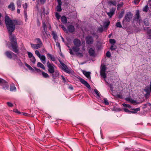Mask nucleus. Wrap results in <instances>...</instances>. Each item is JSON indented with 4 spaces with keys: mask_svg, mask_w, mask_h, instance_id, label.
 <instances>
[{
    "mask_svg": "<svg viewBox=\"0 0 151 151\" xmlns=\"http://www.w3.org/2000/svg\"><path fill=\"white\" fill-rule=\"evenodd\" d=\"M56 43V45L57 46H58L59 48H60V44L59 42H55Z\"/></svg>",
    "mask_w": 151,
    "mask_h": 151,
    "instance_id": "nucleus-58",
    "label": "nucleus"
},
{
    "mask_svg": "<svg viewBox=\"0 0 151 151\" xmlns=\"http://www.w3.org/2000/svg\"><path fill=\"white\" fill-rule=\"evenodd\" d=\"M24 15L25 18L26 19L25 20L27 19V9H24Z\"/></svg>",
    "mask_w": 151,
    "mask_h": 151,
    "instance_id": "nucleus-33",
    "label": "nucleus"
},
{
    "mask_svg": "<svg viewBox=\"0 0 151 151\" xmlns=\"http://www.w3.org/2000/svg\"><path fill=\"white\" fill-rule=\"evenodd\" d=\"M0 84L3 86H5V87H3V88L4 89H6L8 87L7 86V83L4 80L0 78Z\"/></svg>",
    "mask_w": 151,
    "mask_h": 151,
    "instance_id": "nucleus-9",
    "label": "nucleus"
},
{
    "mask_svg": "<svg viewBox=\"0 0 151 151\" xmlns=\"http://www.w3.org/2000/svg\"><path fill=\"white\" fill-rule=\"evenodd\" d=\"M8 8L12 11H14L15 9L14 3L12 2L10 3L8 6Z\"/></svg>",
    "mask_w": 151,
    "mask_h": 151,
    "instance_id": "nucleus-14",
    "label": "nucleus"
},
{
    "mask_svg": "<svg viewBox=\"0 0 151 151\" xmlns=\"http://www.w3.org/2000/svg\"><path fill=\"white\" fill-rule=\"evenodd\" d=\"M23 8L24 9H27V3H25L23 5Z\"/></svg>",
    "mask_w": 151,
    "mask_h": 151,
    "instance_id": "nucleus-57",
    "label": "nucleus"
},
{
    "mask_svg": "<svg viewBox=\"0 0 151 151\" xmlns=\"http://www.w3.org/2000/svg\"><path fill=\"white\" fill-rule=\"evenodd\" d=\"M79 47L73 46L72 47V49H69L70 54L72 55H74V53L73 52V51L75 52L76 55L77 56L80 58L82 57L83 56V54L79 52L80 50V48H79Z\"/></svg>",
    "mask_w": 151,
    "mask_h": 151,
    "instance_id": "nucleus-2",
    "label": "nucleus"
},
{
    "mask_svg": "<svg viewBox=\"0 0 151 151\" xmlns=\"http://www.w3.org/2000/svg\"><path fill=\"white\" fill-rule=\"evenodd\" d=\"M61 64L62 70L65 72L69 74L72 73H73V70L71 68H68L67 66L63 63H62Z\"/></svg>",
    "mask_w": 151,
    "mask_h": 151,
    "instance_id": "nucleus-4",
    "label": "nucleus"
},
{
    "mask_svg": "<svg viewBox=\"0 0 151 151\" xmlns=\"http://www.w3.org/2000/svg\"><path fill=\"white\" fill-rule=\"evenodd\" d=\"M106 70V68L105 65L101 66L100 72H105Z\"/></svg>",
    "mask_w": 151,
    "mask_h": 151,
    "instance_id": "nucleus-29",
    "label": "nucleus"
},
{
    "mask_svg": "<svg viewBox=\"0 0 151 151\" xmlns=\"http://www.w3.org/2000/svg\"><path fill=\"white\" fill-rule=\"evenodd\" d=\"M42 74L43 76L45 78H48L49 77V76L47 73L43 71L42 72Z\"/></svg>",
    "mask_w": 151,
    "mask_h": 151,
    "instance_id": "nucleus-30",
    "label": "nucleus"
},
{
    "mask_svg": "<svg viewBox=\"0 0 151 151\" xmlns=\"http://www.w3.org/2000/svg\"><path fill=\"white\" fill-rule=\"evenodd\" d=\"M124 111L126 112L129 113V112H133L132 111H129L128 109H126V108H124Z\"/></svg>",
    "mask_w": 151,
    "mask_h": 151,
    "instance_id": "nucleus-55",
    "label": "nucleus"
},
{
    "mask_svg": "<svg viewBox=\"0 0 151 151\" xmlns=\"http://www.w3.org/2000/svg\"><path fill=\"white\" fill-rule=\"evenodd\" d=\"M101 76L104 78H105L106 77V74L105 72H100Z\"/></svg>",
    "mask_w": 151,
    "mask_h": 151,
    "instance_id": "nucleus-31",
    "label": "nucleus"
},
{
    "mask_svg": "<svg viewBox=\"0 0 151 151\" xmlns=\"http://www.w3.org/2000/svg\"><path fill=\"white\" fill-rule=\"evenodd\" d=\"M52 35L53 36L54 40L56 42V40H58V37L56 32L54 31H52Z\"/></svg>",
    "mask_w": 151,
    "mask_h": 151,
    "instance_id": "nucleus-24",
    "label": "nucleus"
},
{
    "mask_svg": "<svg viewBox=\"0 0 151 151\" xmlns=\"http://www.w3.org/2000/svg\"><path fill=\"white\" fill-rule=\"evenodd\" d=\"M103 28L102 27H99L98 29V31L99 32H102L103 31Z\"/></svg>",
    "mask_w": 151,
    "mask_h": 151,
    "instance_id": "nucleus-53",
    "label": "nucleus"
},
{
    "mask_svg": "<svg viewBox=\"0 0 151 151\" xmlns=\"http://www.w3.org/2000/svg\"><path fill=\"white\" fill-rule=\"evenodd\" d=\"M36 40L37 41V42L39 43L38 44L42 46L43 44L41 40L39 38H37Z\"/></svg>",
    "mask_w": 151,
    "mask_h": 151,
    "instance_id": "nucleus-37",
    "label": "nucleus"
},
{
    "mask_svg": "<svg viewBox=\"0 0 151 151\" xmlns=\"http://www.w3.org/2000/svg\"><path fill=\"white\" fill-rule=\"evenodd\" d=\"M67 30L70 32H73L75 31L74 27L71 25H70L68 27Z\"/></svg>",
    "mask_w": 151,
    "mask_h": 151,
    "instance_id": "nucleus-15",
    "label": "nucleus"
},
{
    "mask_svg": "<svg viewBox=\"0 0 151 151\" xmlns=\"http://www.w3.org/2000/svg\"><path fill=\"white\" fill-rule=\"evenodd\" d=\"M40 60H41V61L42 62V63L44 64H45L46 63V57L44 55H41L40 57L39 58Z\"/></svg>",
    "mask_w": 151,
    "mask_h": 151,
    "instance_id": "nucleus-20",
    "label": "nucleus"
},
{
    "mask_svg": "<svg viewBox=\"0 0 151 151\" xmlns=\"http://www.w3.org/2000/svg\"><path fill=\"white\" fill-rule=\"evenodd\" d=\"M73 43L77 47H80L81 44V41L78 39H74L73 41Z\"/></svg>",
    "mask_w": 151,
    "mask_h": 151,
    "instance_id": "nucleus-11",
    "label": "nucleus"
},
{
    "mask_svg": "<svg viewBox=\"0 0 151 151\" xmlns=\"http://www.w3.org/2000/svg\"><path fill=\"white\" fill-rule=\"evenodd\" d=\"M42 27L44 29V31L46 34H47V26L45 22H42Z\"/></svg>",
    "mask_w": 151,
    "mask_h": 151,
    "instance_id": "nucleus-28",
    "label": "nucleus"
},
{
    "mask_svg": "<svg viewBox=\"0 0 151 151\" xmlns=\"http://www.w3.org/2000/svg\"><path fill=\"white\" fill-rule=\"evenodd\" d=\"M91 34L94 37H96L97 38H98V36L97 35H96V34L95 32H91Z\"/></svg>",
    "mask_w": 151,
    "mask_h": 151,
    "instance_id": "nucleus-48",
    "label": "nucleus"
},
{
    "mask_svg": "<svg viewBox=\"0 0 151 151\" xmlns=\"http://www.w3.org/2000/svg\"><path fill=\"white\" fill-rule=\"evenodd\" d=\"M140 110V109L139 108L135 109H134V111H135V112H136L137 111H139Z\"/></svg>",
    "mask_w": 151,
    "mask_h": 151,
    "instance_id": "nucleus-62",
    "label": "nucleus"
},
{
    "mask_svg": "<svg viewBox=\"0 0 151 151\" xmlns=\"http://www.w3.org/2000/svg\"><path fill=\"white\" fill-rule=\"evenodd\" d=\"M94 91L95 93L96 94V95L98 96H99V93L97 89H95L94 90Z\"/></svg>",
    "mask_w": 151,
    "mask_h": 151,
    "instance_id": "nucleus-52",
    "label": "nucleus"
},
{
    "mask_svg": "<svg viewBox=\"0 0 151 151\" xmlns=\"http://www.w3.org/2000/svg\"><path fill=\"white\" fill-rule=\"evenodd\" d=\"M80 81L81 83L83 84L88 88L89 89L91 88V87L89 84L84 79L81 78L80 79Z\"/></svg>",
    "mask_w": 151,
    "mask_h": 151,
    "instance_id": "nucleus-10",
    "label": "nucleus"
},
{
    "mask_svg": "<svg viewBox=\"0 0 151 151\" xmlns=\"http://www.w3.org/2000/svg\"><path fill=\"white\" fill-rule=\"evenodd\" d=\"M40 3L42 4H44L46 1V0H40Z\"/></svg>",
    "mask_w": 151,
    "mask_h": 151,
    "instance_id": "nucleus-63",
    "label": "nucleus"
},
{
    "mask_svg": "<svg viewBox=\"0 0 151 151\" xmlns=\"http://www.w3.org/2000/svg\"><path fill=\"white\" fill-rule=\"evenodd\" d=\"M61 77L62 78V79H63L64 82V83H65L66 82V81L65 79V78L62 75L61 76Z\"/></svg>",
    "mask_w": 151,
    "mask_h": 151,
    "instance_id": "nucleus-61",
    "label": "nucleus"
},
{
    "mask_svg": "<svg viewBox=\"0 0 151 151\" xmlns=\"http://www.w3.org/2000/svg\"><path fill=\"white\" fill-rule=\"evenodd\" d=\"M35 70L37 72L39 73H42V71L40 69H38V68H34Z\"/></svg>",
    "mask_w": 151,
    "mask_h": 151,
    "instance_id": "nucleus-47",
    "label": "nucleus"
},
{
    "mask_svg": "<svg viewBox=\"0 0 151 151\" xmlns=\"http://www.w3.org/2000/svg\"><path fill=\"white\" fill-rule=\"evenodd\" d=\"M16 87L14 86H11L10 88V90L11 91H16Z\"/></svg>",
    "mask_w": 151,
    "mask_h": 151,
    "instance_id": "nucleus-38",
    "label": "nucleus"
},
{
    "mask_svg": "<svg viewBox=\"0 0 151 151\" xmlns=\"http://www.w3.org/2000/svg\"><path fill=\"white\" fill-rule=\"evenodd\" d=\"M12 58L14 60L17 59V55L14 53L12 54Z\"/></svg>",
    "mask_w": 151,
    "mask_h": 151,
    "instance_id": "nucleus-44",
    "label": "nucleus"
},
{
    "mask_svg": "<svg viewBox=\"0 0 151 151\" xmlns=\"http://www.w3.org/2000/svg\"><path fill=\"white\" fill-rule=\"evenodd\" d=\"M109 42L111 44H114L115 43V41L114 39H110Z\"/></svg>",
    "mask_w": 151,
    "mask_h": 151,
    "instance_id": "nucleus-50",
    "label": "nucleus"
},
{
    "mask_svg": "<svg viewBox=\"0 0 151 151\" xmlns=\"http://www.w3.org/2000/svg\"><path fill=\"white\" fill-rule=\"evenodd\" d=\"M55 16L56 17L58 20H59L60 18V16L59 14V13L58 12H55Z\"/></svg>",
    "mask_w": 151,
    "mask_h": 151,
    "instance_id": "nucleus-41",
    "label": "nucleus"
},
{
    "mask_svg": "<svg viewBox=\"0 0 151 151\" xmlns=\"http://www.w3.org/2000/svg\"><path fill=\"white\" fill-rule=\"evenodd\" d=\"M5 22L9 33L10 35L9 38L12 50L15 53H18L19 49L17 39L15 36L12 35V33L15 29V25L22 24L23 22L21 21L16 19L11 20L8 16L5 17Z\"/></svg>",
    "mask_w": 151,
    "mask_h": 151,
    "instance_id": "nucleus-1",
    "label": "nucleus"
},
{
    "mask_svg": "<svg viewBox=\"0 0 151 151\" xmlns=\"http://www.w3.org/2000/svg\"><path fill=\"white\" fill-rule=\"evenodd\" d=\"M7 103L8 105L9 106L12 107L13 106V104L12 103L9 102H7Z\"/></svg>",
    "mask_w": 151,
    "mask_h": 151,
    "instance_id": "nucleus-59",
    "label": "nucleus"
},
{
    "mask_svg": "<svg viewBox=\"0 0 151 151\" xmlns=\"http://www.w3.org/2000/svg\"><path fill=\"white\" fill-rule=\"evenodd\" d=\"M124 14L123 12H122L120 14H119L118 18L119 19L121 18L123 16V15Z\"/></svg>",
    "mask_w": 151,
    "mask_h": 151,
    "instance_id": "nucleus-51",
    "label": "nucleus"
},
{
    "mask_svg": "<svg viewBox=\"0 0 151 151\" xmlns=\"http://www.w3.org/2000/svg\"><path fill=\"white\" fill-rule=\"evenodd\" d=\"M88 52L90 56H94L95 54V50L93 48H90L88 50Z\"/></svg>",
    "mask_w": 151,
    "mask_h": 151,
    "instance_id": "nucleus-18",
    "label": "nucleus"
},
{
    "mask_svg": "<svg viewBox=\"0 0 151 151\" xmlns=\"http://www.w3.org/2000/svg\"><path fill=\"white\" fill-rule=\"evenodd\" d=\"M116 46L115 45L113 44L111 45L110 47V49L111 50H115L116 49Z\"/></svg>",
    "mask_w": 151,
    "mask_h": 151,
    "instance_id": "nucleus-35",
    "label": "nucleus"
},
{
    "mask_svg": "<svg viewBox=\"0 0 151 151\" xmlns=\"http://www.w3.org/2000/svg\"><path fill=\"white\" fill-rule=\"evenodd\" d=\"M104 103L107 105L109 104V103L108 102V100L106 98H104Z\"/></svg>",
    "mask_w": 151,
    "mask_h": 151,
    "instance_id": "nucleus-39",
    "label": "nucleus"
},
{
    "mask_svg": "<svg viewBox=\"0 0 151 151\" xmlns=\"http://www.w3.org/2000/svg\"><path fill=\"white\" fill-rule=\"evenodd\" d=\"M147 38L148 39H151V34L147 35Z\"/></svg>",
    "mask_w": 151,
    "mask_h": 151,
    "instance_id": "nucleus-64",
    "label": "nucleus"
},
{
    "mask_svg": "<svg viewBox=\"0 0 151 151\" xmlns=\"http://www.w3.org/2000/svg\"><path fill=\"white\" fill-rule=\"evenodd\" d=\"M115 11V9L114 8H112L110 9V12H106V14L109 18H111L114 14Z\"/></svg>",
    "mask_w": 151,
    "mask_h": 151,
    "instance_id": "nucleus-7",
    "label": "nucleus"
},
{
    "mask_svg": "<svg viewBox=\"0 0 151 151\" xmlns=\"http://www.w3.org/2000/svg\"><path fill=\"white\" fill-rule=\"evenodd\" d=\"M37 65L38 67H40L44 70L45 69V68L44 66L40 62H38L37 63Z\"/></svg>",
    "mask_w": 151,
    "mask_h": 151,
    "instance_id": "nucleus-26",
    "label": "nucleus"
},
{
    "mask_svg": "<svg viewBox=\"0 0 151 151\" xmlns=\"http://www.w3.org/2000/svg\"><path fill=\"white\" fill-rule=\"evenodd\" d=\"M125 100L127 101H129L131 103L134 104L136 105L139 104V103L137 102V101L135 100L132 99L131 97L126 98Z\"/></svg>",
    "mask_w": 151,
    "mask_h": 151,
    "instance_id": "nucleus-8",
    "label": "nucleus"
},
{
    "mask_svg": "<svg viewBox=\"0 0 151 151\" xmlns=\"http://www.w3.org/2000/svg\"><path fill=\"white\" fill-rule=\"evenodd\" d=\"M106 56L108 57H110L111 56V53L110 52L108 51L106 53Z\"/></svg>",
    "mask_w": 151,
    "mask_h": 151,
    "instance_id": "nucleus-54",
    "label": "nucleus"
},
{
    "mask_svg": "<svg viewBox=\"0 0 151 151\" xmlns=\"http://www.w3.org/2000/svg\"><path fill=\"white\" fill-rule=\"evenodd\" d=\"M25 66L27 67L29 70H31L32 69V68L27 63H25Z\"/></svg>",
    "mask_w": 151,
    "mask_h": 151,
    "instance_id": "nucleus-46",
    "label": "nucleus"
},
{
    "mask_svg": "<svg viewBox=\"0 0 151 151\" xmlns=\"http://www.w3.org/2000/svg\"><path fill=\"white\" fill-rule=\"evenodd\" d=\"M47 65L48 68V71L50 73H52L54 72L56 67L52 63H50L48 61Z\"/></svg>",
    "mask_w": 151,
    "mask_h": 151,
    "instance_id": "nucleus-3",
    "label": "nucleus"
},
{
    "mask_svg": "<svg viewBox=\"0 0 151 151\" xmlns=\"http://www.w3.org/2000/svg\"><path fill=\"white\" fill-rule=\"evenodd\" d=\"M107 83L108 84H109V86L110 89V90L111 91H113V86L111 84H109L107 82Z\"/></svg>",
    "mask_w": 151,
    "mask_h": 151,
    "instance_id": "nucleus-60",
    "label": "nucleus"
},
{
    "mask_svg": "<svg viewBox=\"0 0 151 151\" xmlns=\"http://www.w3.org/2000/svg\"><path fill=\"white\" fill-rule=\"evenodd\" d=\"M62 4H58L56 7V11L59 12H60L62 11L61 6Z\"/></svg>",
    "mask_w": 151,
    "mask_h": 151,
    "instance_id": "nucleus-27",
    "label": "nucleus"
},
{
    "mask_svg": "<svg viewBox=\"0 0 151 151\" xmlns=\"http://www.w3.org/2000/svg\"><path fill=\"white\" fill-rule=\"evenodd\" d=\"M139 10H137L136 11V14L134 17V20L137 21H138L139 20V22H140V20L139 19Z\"/></svg>",
    "mask_w": 151,
    "mask_h": 151,
    "instance_id": "nucleus-12",
    "label": "nucleus"
},
{
    "mask_svg": "<svg viewBox=\"0 0 151 151\" xmlns=\"http://www.w3.org/2000/svg\"><path fill=\"white\" fill-rule=\"evenodd\" d=\"M108 4L110 5H114L116 6L117 4V3L116 0H110L108 1Z\"/></svg>",
    "mask_w": 151,
    "mask_h": 151,
    "instance_id": "nucleus-21",
    "label": "nucleus"
},
{
    "mask_svg": "<svg viewBox=\"0 0 151 151\" xmlns=\"http://www.w3.org/2000/svg\"><path fill=\"white\" fill-rule=\"evenodd\" d=\"M85 40L86 43L89 45L92 44L93 42V38L90 36L86 37Z\"/></svg>",
    "mask_w": 151,
    "mask_h": 151,
    "instance_id": "nucleus-6",
    "label": "nucleus"
},
{
    "mask_svg": "<svg viewBox=\"0 0 151 151\" xmlns=\"http://www.w3.org/2000/svg\"><path fill=\"white\" fill-rule=\"evenodd\" d=\"M17 4L18 7L20 8L21 5V1L20 0H17Z\"/></svg>",
    "mask_w": 151,
    "mask_h": 151,
    "instance_id": "nucleus-34",
    "label": "nucleus"
},
{
    "mask_svg": "<svg viewBox=\"0 0 151 151\" xmlns=\"http://www.w3.org/2000/svg\"><path fill=\"white\" fill-rule=\"evenodd\" d=\"M110 24V22H105L104 23V25L105 26V28H107V27L109 26Z\"/></svg>",
    "mask_w": 151,
    "mask_h": 151,
    "instance_id": "nucleus-49",
    "label": "nucleus"
},
{
    "mask_svg": "<svg viewBox=\"0 0 151 151\" xmlns=\"http://www.w3.org/2000/svg\"><path fill=\"white\" fill-rule=\"evenodd\" d=\"M116 26L118 27L121 28L122 26L121 24V22H118L116 24Z\"/></svg>",
    "mask_w": 151,
    "mask_h": 151,
    "instance_id": "nucleus-36",
    "label": "nucleus"
},
{
    "mask_svg": "<svg viewBox=\"0 0 151 151\" xmlns=\"http://www.w3.org/2000/svg\"><path fill=\"white\" fill-rule=\"evenodd\" d=\"M35 53L36 55L39 57H40L41 56V55L40 54L39 51L37 50H35Z\"/></svg>",
    "mask_w": 151,
    "mask_h": 151,
    "instance_id": "nucleus-42",
    "label": "nucleus"
},
{
    "mask_svg": "<svg viewBox=\"0 0 151 151\" xmlns=\"http://www.w3.org/2000/svg\"><path fill=\"white\" fill-rule=\"evenodd\" d=\"M144 91L146 92L147 95H149L151 92V87H146L144 89Z\"/></svg>",
    "mask_w": 151,
    "mask_h": 151,
    "instance_id": "nucleus-19",
    "label": "nucleus"
},
{
    "mask_svg": "<svg viewBox=\"0 0 151 151\" xmlns=\"http://www.w3.org/2000/svg\"><path fill=\"white\" fill-rule=\"evenodd\" d=\"M47 57H49L51 60L53 61H54L55 60V57L53 56H52L51 54L50 53H47Z\"/></svg>",
    "mask_w": 151,
    "mask_h": 151,
    "instance_id": "nucleus-25",
    "label": "nucleus"
},
{
    "mask_svg": "<svg viewBox=\"0 0 151 151\" xmlns=\"http://www.w3.org/2000/svg\"><path fill=\"white\" fill-rule=\"evenodd\" d=\"M140 0H134V3L135 4H137L139 3Z\"/></svg>",
    "mask_w": 151,
    "mask_h": 151,
    "instance_id": "nucleus-56",
    "label": "nucleus"
},
{
    "mask_svg": "<svg viewBox=\"0 0 151 151\" xmlns=\"http://www.w3.org/2000/svg\"><path fill=\"white\" fill-rule=\"evenodd\" d=\"M133 16V14L131 12H127L125 15L124 19L123 21L122 22L123 23L125 21L127 22H130Z\"/></svg>",
    "mask_w": 151,
    "mask_h": 151,
    "instance_id": "nucleus-5",
    "label": "nucleus"
},
{
    "mask_svg": "<svg viewBox=\"0 0 151 151\" xmlns=\"http://www.w3.org/2000/svg\"><path fill=\"white\" fill-rule=\"evenodd\" d=\"M30 60L34 64H35L36 61V59L34 56L31 58L30 59Z\"/></svg>",
    "mask_w": 151,
    "mask_h": 151,
    "instance_id": "nucleus-40",
    "label": "nucleus"
},
{
    "mask_svg": "<svg viewBox=\"0 0 151 151\" xmlns=\"http://www.w3.org/2000/svg\"><path fill=\"white\" fill-rule=\"evenodd\" d=\"M30 45L31 47L33 49H38L42 46L41 45H39L38 44H33L31 43H30Z\"/></svg>",
    "mask_w": 151,
    "mask_h": 151,
    "instance_id": "nucleus-17",
    "label": "nucleus"
},
{
    "mask_svg": "<svg viewBox=\"0 0 151 151\" xmlns=\"http://www.w3.org/2000/svg\"><path fill=\"white\" fill-rule=\"evenodd\" d=\"M61 21L63 24H66L67 23V19L65 16H62L61 18Z\"/></svg>",
    "mask_w": 151,
    "mask_h": 151,
    "instance_id": "nucleus-22",
    "label": "nucleus"
},
{
    "mask_svg": "<svg viewBox=\"0 0 151 151\" xmlns=\"http://www.w3.org/2000/svg\"><path fill=\"white\" fill-rule=\"evenodd\" d=\"M148 6H146L143 9V11L144 12H147L148 11Z\"/></svg>",
    "mask_w": 151,
    "mask_h": 151,
    "instance_id": "nucleus-45",
    "label": "nucleus"
},
{
    "mask_svg": "<svg viewBox=\"0 0 151 151\" xmlns=\"http://www.w3.org/2000/svg\"><path fill=\"white\" fill-rule=\"evenodd\" d=\"M13 53V52L10 51H6L5 52V54L8 58L12 59V58Z\"/></svg>",
    "mask_w": 151,
    "mask_h": 151,
    "instance_id": "nucleus-16",
    "label": "nucleus"
},
{
    "mask_svg": "<svg viewBox=\"0 0 151 151\" xmlns=\"http://www.w3.org/2000/svg\"><path fill=\"white\" fill-rule=\"evenodd\" d=\"M60 26L61 28L63 29V30L66 33H68V31L67 29L63 25H60Z\"/></svg>",
    "mask_w": 151,
    "mask_h": 151,
    "instance_id": "nucleus-32",
    "label": "nucleus"
},
{
    "mask_svg": "<svg viewBox=\"0 0 151 151\" xmlns=\"http://www.w3.org/2000/svg\"><path fill=\"white\" fill-rule=\"evenodd\" d=\"M84 75L88 79L91 78V73L89 72H84L83 73Z\"/></svg>",
    "mask_w": 151,
    "mask_h": 151,
    "instance_id": "nucleus-23",
    "label": "nucleus"
},
{
    "mask_svg": "<svg viewBox=\"0 0 151 151\" xmlns=\"http://www.w3.org/2000/svg\"><path fill=\"white\" fill-rule=\"evenodd\" d=\"M27 54L29 57L30 58H31L33 57L32 54L30 52H28Z\"/></svg>",
    "mask_w": 151,
    "mask_h": 151,
    "instance_id": "nucleus-43",
    "label": "nucleus"
},
{
    "mask_svg": "<svg viewBox=\"0 0 151 151\" xmlns=\"http://www.w3.org/2000/svg\"><path fill=\"white\" fill-rule=\"evenodd\" d=\"M52 74V77L54 79H56L59 75V72L57 70H55L54 72Z\"/></svg>",
    "mask_w": 151,
    "mask_h": 151,
    "instance_id": "nucleus-13",
    "label": "nucleus"
}]
</instances>
